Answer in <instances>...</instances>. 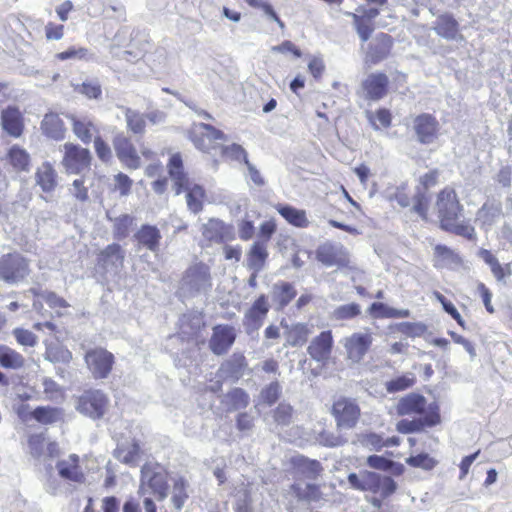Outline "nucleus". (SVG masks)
<instances>
[{"label": "nucleus", "mask_w": 512, "mask_h": 512, "mask_svg": "<svg viewBox=\"0 0 512 512\" xmlns=\"http://www.w3.org/2000/svg\"><path fill=\"white\" fill-rule=\"evenodd\" d=\"M379 14L378 8L364 6H359L356 12H346L353 20L354 29L361 42L363 62L369 68L389 59L394 48V38L390 34L379 32L372 37L376 28L375 19Z\"/></svg>", "instance_id": "1"}, {"label": "nucleus", "mask_w": 512, "mask_h": 512, "mask_svg": "<svg viewBox=\"0 0 512 512\" xmlns=\"http://www.w3.org/2000/svg\"><path fill=\"white\" fill-rule=\"evenodd\" d=\"M434 209L442 231L475 242L477 232L469 219H465L464 205L453 186L446 185L435 196Z\"/></svg>", "instance_id": "2"}, {"label": "nucleus", "mask_w": 512, "mask_h": 512, "mask_svg": "<svg viewBox=\"0 0 512 512\" xmlns=\"http://www.w3.org/2000/svg\"><path fill=\"white\" fill-rule=\"evenodd\" d=\"M350 486L358 491L371 492L374 497L371 503L376 508H381L382 501L395 493L397 489L396 482L390 476L380 475L378 473L363 470L348 475Z\"/></svg>", "instance_id": "3"}, {"label": "nucleus", "mask_w": 512, "mask_h": 512, "mask_svg": "<svg viewBox=\"0 0 512 512\" xmlns=\"http://www.w3.org/2000/svg\"><path fill=\"white\" fill-rule=\"evenodd\" d=\"M406 73L396 71L392 81L384 71L369 73L361 82L360 88L365 100L379 101L385 98L390 91H398L399 87L407 85Z\"/></svg>", "instance_id": "4"}, {"label": "nucleus", "mask_w": 512, "mask_h": 512, "mask_svg": "<svg viewBox=\"0 0 512 512\" xmlns=\"http://www.w3.org/2000/svg\"><path fill=\"white\" fill-rule=\"evenodd\" d=\"M113 147L118 160L130 170H137L141 167V157L147 161L156 159V153L148 147H143L139 154L131 139L122 133L113 138Z\"/></svg>", "instance_id": "5"}, {"label": "nucleus", "mask_w": 512, "mask_h": 512, "mask_svg": "<svg viewBox=\"0 0 512 512\" xmlns=\"http://www.w3.org/2000/svg\"><path fill=\"white\" fill-rule=\"evenodd\" d=\"M168 478L169 473L161 464L147 462L141 468L140 488L147 487L156 500L163 501L168 496Z\"/></svg>", "instance_id": "6"}, {"label": "nucleus", "mask_w": 512, "mask_h": 512, "mask_svg": "<svg viewBox=\"0 0 512 512\" xmlns=\"http://www.w3.org/2000/svg\"><path fill=\"white\" fill-rule=\"evenodd\" d=\"M61 165L67 174H81L91 169L92 154L79 144L66 142L63 145Z\"/></svg>", "instance_id": "7"}, {"label": "nucleus", "mask_w": 512, "mask_h": 512, "mask_svg": "<svg viewBox=\"0 0 512 512\" xmlns=\"http://www.w3.org/2000/svg\"><path fill=\"white\" fill-rule=\"evenodd\" d=\"M110 400L107 394L100 389H87L77 398V410L93 419L99 420L108 411Z\"/></svg>", "instance_id": "8"}, {"label": "nucleus", "mask_w": 512, "mask_h": 512, "mask_svg": "<svg viewBox=\"0 0 512 512\" xmlns=\"http://www.w3.org/2000/svg\"><path fill=\"white\" fill-rule=\"evenodd\" d=\"M29 273V260L19 252L3 254L0 257V280L15 284L23 281Z\"/></svg>", "instance_id": "9"}, {"label": "nucleus", "mask_w": 512, "mask_h": 512, "mask_svg": "<svg viewBox=\"0 0 512 512\" xmlns=\"http://www.w3.org/2000/svg\"><path fill=\"white\" fill-rule=\"evenodd\" d=\"M331 414L339 430L353 429L361 418V409L355 399L341 396L334 400Z\"/></svg>", "instance_id": "10"}, {"label": "nucleus", "mask_w": 512, "mask_h": 512, "mask_svg": "<svg viewBox=\"0 0 512 512\" xmlns=\"http://www.w3.org/2000/svg\"><path fill=\"white\" fill-rule=\"evenodd\" d=\"M85 364L96 380L106 379L113 371L115 356L103 347H93L84 354Z\"/></svg>", "instance_id": "11"}, {"label": "nucleus", "mask_w": 512, "mask_h": 512, "mask_svg": "<svg viewBox=\"0 0 512 512\" xmlns=\"http://www.w3.org/2000/svg\"><path fill=\"white\" fill-rule=\"evenodd\" d=\"M189 137L197 149L206 153L218 148V141L226 140V135L223 131L206 123L195 124L190 131Z\"/></svg>", "instance_id": "12"}, {"label": "nucleus", "mask_w": 512, "mask_h": 512, "mask_svg": "<svg viewBox=\"0 0 512 512\" xmlns=\"http://www.w3.org/2000/svg\"><path fill=\"white\" fill-rule=\"evenodd\" d=\"M441 423L439 405L435 402L430 403L426 414L419 419H402L397 422L396 429L399 433L409 434L421 432L425 428H431Z\"/></svg>", "instance_id": "13"}, {"label": "nucleus", "mask_w": 512, "mask_h": 512, "mask_svg": "<svg viewBox=\"0 0 512 512\" xmlns=\"http://www.w3.org/2000/svg\"><path fill=\"white\" fill-rule=\"evenodd\" d=\"M440 124L430 113H421L413 119V131L417 141L422 145L434 143L440 135Z\"/></svg>", "instance_id": "14"}, {"label": "nucleus", "mask_w": 512, "mask_h": 512, "mask_svg": "<svg viewBox=\"0 0 512 512\" xmlns=\"http://www.w3.org/2000/svg\"><path fill=\"white\" fill-rule=\"evenodd\" d=\"M270 310V304L268 296L266 294H260L246 310L243 317V325L247 333H253L258 331Z\"/></svg>", "instance_id": "15"}, {"label": "nucleus", "mask_w": 512, "mask_h": 512, "mask_svg": "<svg viewBox=\"0 0 512 512\" xmlns=\"http://www.w3.org/2000/svg\"><path fill=\"white\" fill-rule=\"evenodd\" d=\"M126 252L116 242L108 244L100 250L96 257V264L105 272L114 271L119 273L124 268Z\"/></svg>", "instance_id": "16"}, {"label": "nucleus", "mask_w": 512, "mask_h": 512, "mask_svg": "<svg viewBox=\"0 0 512 512\" xmlns=\"http://www.w3.org/2000/svg\"><path fill=\"white\" fill-rule=\"evenodd\" d=\"M373 344V335L370 332H356L345 338L344 348L347 359L353 363L363 361Z\"/></svg>", "instance_id": "17"}, {"label": "nucleus", "mask_w": 512, "mask_h": 512, "mask_svg": "<svg viewBox=\"0 0 512 512\" xmlns=\"http://www.w3.org/2000/svg\"><path fill=\"white\" fill-rule=\"evenodd\" d=\"M316 259L326 267H349L350 259L347 250L343 246L327 242L316 250Z\"/></svg>", "instance_id": "18"}, {"label": "nucleus", "mask_w": 512, "mask_h": 512, "mask_svg": "<svg viewBox=\"0 0 512 512\" xmlns=\"http://www.w3.org/2000/svg\"><path fill=\"white\" fill-rule=\"evenodd\" d=\"M235 340L236 331L233 326L228 324H218L212 329L209 348L215 355H224L231 349Z\"/></svg>", "instance_id": "19"}, {"label": "nucleus", "mask_w": 512, "mask_h": 512, "mask_svg": "<svg viewBox=\"0 0 512 512\" xmlns=\"http://www.w3.org/2000/svg\"><path fill=\"white\" fill-rule=\"evenodd\" d=\"M0 126L2 130L13 138H19L25 130V120L21 110L9 105L1 111Z\"/></svg>", "instance_id": "20"}, {"label": "nucleus", "mask_w": 512, "mask_h": 512, "mask_svg": "<svg viewBox=\"0 0 512 512\" xmlns=\"http://www.w3.org/2000/svg\"><path fill=\"white\" fill-rule=\"evenodd\" d=\"M67 119L70 121L72 132L83 144H90L95 136H98V126L90 116L68 114Z\"/></svg>", "instance_id": "21"}, {"label": "nucleus", "mask_w": 512, "mask_h": 512, "mask_svg": "<svg viewBox=\"0 0 512 512\" xmlns=\"http://www.w3.org/2000/svg\"><path fill=\"white\" fill-rule=\"evenodd\" d=\"M202 236L209 243H225L235 238L232 225L216 218H210L203 225Z\"/></svg>", "instance_id": "22"}, {"label": "nucleus", "mask_w": 512, "mask_h": 512, "mask_svg": "<svg viewBox=\"0 0 512 512\" xmlns=\"http://www.w3.org/2000/svg\"><path fill=\"white\" fill-rule=\"evenodd\" d=\"M333 344L331 330L322 331L312 339L307 347V352L313 360L326 363L331 357Z\"/></svg>", "instance_id": "23"}, {"label": "nucleus", "mask_w": 512, "mask_h": 512, "mask_svg": "<svg viewBox=\"0 0 512 512\" xmlns=\"http://www.w3.org/2000/svg\"><path fill=\"white\" fill-rule=\"evenodd\" d=\"M58 475L61 479L82 484L86 480L85 473L80 464V457L77 454H70L67 458L56 463Z\"/></svg>", "instance_id": "24"}, {"label": "nucleus", "mask_w": 512, "mask_h": 512, "mask_svg": "<svg viewBox=\"0 0 512 512\" xmlns=\"http://www.w3.org/2000/svg\"><path fill=\"white\" fill-rule=\"evenodd\" d=\"M25 365L26 359L20 352L10 346L0 344V366L3 369L18 371L23 369ZM8 384L7 376L0 371V385L7 386Z\"/></svg>", "instance_id": "25"}, {"label": "nucleus", "mask_w": 512, "mask_h": 512, "mask_svg": "<svg viewBox=\"0 0 512 512\" xmlns=\"http://www.w3.org/2000/svg\"><path fill=\"white\" fill-rule=\"evenodd\" d=\"M40 130L46 138L54 141L64 140L67 133V128L63 119L58 113L53 111H50L43 116V119L40 122Z\"/></svg>", "instance_id": "26"}, {"label": "nucleus", "mask_w": 512, "mask_h": 512, "mask_svg": "<svg viewBox=\"0 0 512 512\" xmlns=\"http://www.w3.org/2000/svg\"><path fill=\"white\" fill-rule=\"evenodd\" d=\"M429 404L426 398L418 393H410L402 398L396 404V412L399 416L405 415H425Z\"/></svg>", "instance_id": "27"}, {"label": "nucleus", "mask_w": 512, "mask_h": 512, "mask_svg": "<svg viewBox=\"0 0 512 512\" xmlns=\"http://www.w3.org/2000/svg\"><path fill=\"white\" fill-rule=\"evenodd\" d=\"M167 169L169 176L173 180L174 190L177 195L181 194L190 180L188 174L184 170L183 159L180 153H174L169 158Z\"/></svg>", "instance_id": "28"}, {"label": "nucleus", "mask_w": 512, "mask_h": 512, "mask_svg": "<svg viewBox=\"0 0 512 512\" xmlns=\"http://www.w3.org/2000/svg\"><path fill=\"white\" fill-rule=\"evenodd\" d=\"M433 30L438 36L447 40L461 37L459 23L451 13L440 14L433 23Z\"/></svg>", "instance_id": "29"}, {"label": "nucleus", "mask_w": 512, "mask_h": 512, "mask_svg": "<svg viewBox=\"0 0 512 512\" xmlns=\"http://www.w3.org/2000/svg\"><path fill=\"white\" fill-rule=\"evenodd\" d=\"M434 267L455 268L463 265V259L459 253L444 244H437L433 248Z\"/></svg>", "instance_id": "30"}, {"label": "nucleus", "mask_w": 512, "mask_h": 512, "mask_svg": "<svg viewBox=\"0 0 512 512\" xmlns=\"http://www.w3.org/2000/svg\"><path fill=\"white\" fill-rule=\"evenodd\" d=\"M35 182L45 193H52L58 185V174L50 162H43L35 172Z\"/></svg>", "instance_id": "31"}, {"label": "nucleus", "mask_w": 512, "mask_h": 512, "mask_svg": "<svg viewBox=\"0 0 512 512\" xmlns=\"http://www.w3.org/2000/svg\"><path fill=\"white\" fill-rule=\"evenodd\" d=\"M276 211L284 218V220L291 226L296 228H307L310 221L307 213L303 209H298L288 204L278 203L274 206Z\"/></svg>", "instance_id": "32"}, {"label": "nucleus", "mask_w": 512, "mask_h": 512, "mask_svg": "<svg viewBox=\"0 0 512 512\" xmlns=\"http://www.w3.org/2000/svg\"><path fill=\"white\" fill-rule=\"evenodd\" d=\"M134 238L139 245L152 252H156L159 250L162 236L160 230L156 226L144 224L134 234Z\"/></svg>", "instance_id": "33"}, {"label": "nucleus", "mask_w": 512, "mask_h": 512, "mask_svg": "<svg viewBox=\"0 0 512 512\" xmlns=\"http://www.w3.org/2000/svg\"><path fill=\"white\" fill-rule=\"evenodd\" d=\"M247 267L255 272L264 269L269 257L268 247L265 242H254L247 252Z\"/></svg>", "instance_id": "34"}, {"label": "nucleus", "mask_w": 512, "mask_h": 512, "mask_svg": "<svg viewBox=\"0 0 512 512\" xmlns=\"http://www.w3.org/2000/svg\"><path fill=\"white\" fill-rule=\"evenodd\" d=\"M6 160L16 172H27L31 166L29 153L17 144L8 149Z\"/></svg>", "instance_id": "35"}, {"label": "nucleus", "mask_w": 512, "mask_h": 512, "mask_svg": "<svg viewBox=\"0 0 512 512\" xmlns=\"http://www.w3.org/2000/svg\"><path fill=\"white\" fill-rule=\"evenodd\" d=\"M183 278L190 286L210 284V268L203 262L195 263L186 269Z\"/></svg>", "instance_id": "36"}, {"label": "nucleus", "mask_w": 512, "mask_h": 512, "mask_svg": "<svg viewBox=\"0 0 512 512\" xmlns=\"http://www.w3.org/2000/svg\"><path fill=\"white\" fill-rule=\"evenodd\" d=\"M184 191H186V203L189 211L194 214L200 213L206 199L204 187L199 184L190 185L189 183Z\"/></svg>", "instance_id": "37"}, {"label": "nucleus", "mask_w": 512, "mask_h": 512, "mask_svg": "<svg viewBox=\"0 0 512 512\" xmlns=\"http://www.w3.org/2000/svg\"><path fill=\"white\" fill-rule=\"evenodd\" d=\"M479 257L489 265L493 276L497 281H502L505 277L512 274L510 264L501 265L495 255L488 249H480Z\"/></svg>", "instance_id": "38"}, {"label": "nucleus", "mask_w": 512, "mask_h": 512, "mask_svg": "<svg viewBox=\"0 0 512 512\" xmlns=\"http://www.w3.org/2000/svg\"><path fill=\"white\" fill-rule=\"evenodd\" d=\"M63 409L51 406H38L31 412V417L38 423L50 425L62 421Z\"/></svg>", "instance_id": "39"}, {"label": "nucleus", "mask_w": 512, "mask_h": 512, "mask_svg": "<svg viewBox=\"0 0 512 512\" xmlns=\"http://www.w3.org/2000/svg\"><path fill=\"white\" fill-rule=\"evenodd\" d=\"M291 492L299 501L318 502L323 499L321 486L315 483H308L304 488L294 483L290 486Z\"/></svg>", "instance_id": "40"}, {"label": "nucleus", "mask_w": 512, "mask_h": 512, "mask_svg": "<svg viewBox=\"0 0 512 512\" xmlns=\"http://www.w3.org/2000/svg\"><path fill=\"white\" fill-rule=\"evenodd\" d=\"M133 186V179L126 173L119 171L113 175L108 191L110 194L118 195L119 197H127L132 193Z\"/></svg>", "instance_id": "41"}, {"label": "nucleus", "mask_w": 512, "mask_h": 512, "mask_svg": "<svg viewBox=\"0 0 512 512\" xmlns=\"http://www.w3.org/2000/svg\"><path fill=\"white\" fill-rule=\"evenodd\" d=\"M297 291L290 282L279 281L273 286V299L283 309L296 297Z\"/></svg>", "instance_id": "42"}, {"label": "nucleus", "mask_w": 512, "mask_h": 512, "mask_svg": "<svg viewBox=\"0 0 512 512\" xmlns=\"http://www.w3.org/2000/svg\"><path fill=\"white\" fill-rule=\"evenodd\" d=\"M369 314L376 319L384 318H407L410 315L409 310L402 309L398 310L387 306L382 302H374L368 309Z\"/></svg>", "instance_id": "43"}, {"label": "nucleus", "mask_w": 512, "mask_h": 512, "mask_svg": "<svg viewBox=\"0 0 512 512\" xmlns=\"http://www.w3.org/2000/svg\"><path fill=\"white\" fill-rule=\"evenodd\" d=\"M142 450L139 442L134 440L130 445L118 447L115 457L122 463L136 466L141 458Z\"/></svg>", "instance_id": "44"}, {"label": "nucleus", "mask_w": 512, "mask_h": 512, "mask_svg": "<svg viewBox=\"0 0 512 512\" xmlns=\"http://www.w3.org/2000/svg\"><path fill=\"white\" fill-rule=\"evenodd\" d=\"M311 334V330L306 323L293 324L286 333V342L288 346H303Z\"/></svg>", "instance_id": "45"}, {"label": "nucleus", "mask_w": 512, "mask_h": 512, "mask_svg": "<svg viewBox=\"0 0 512 512\" xmlns=\"http://www.w3.org/2000/svg\"><path fill=\"white\" fill-rule=\"evenodd\" d=\"M110 220L113 222V237L116 240L127 238L135 222V218L130 214H121Z\"/></svg>", "instance_id": "46"}, {"label": "nucleus", "mask_w": 512, "mask_h": 512, "mask_svg": "<svg viewBox=\"0 0 512 512\" xmlns=\"http://www.w3.org/2000/svg\"><path fill=\"white\" fill-rule=\"evenodd\" d=\"M124 115L128 131L135 135L144 134L146 130V117L144 114L131 108H126Z\"/></svg>", "instance_id": "47"}, {"label": "nucleus", "mask_w": 512, "mask_h": 512, "mask_svg": "<svg viewBox=\"0 0 512 512\" xmlns=\"http://www.w3.org/2000/svg\"><path fill=\"white\" fill-rule=\"evenodd\" d=\"M187 488L188 482L184 477H178L173 481L171 501L177 510L182 509L185 502L189 498Z\"/></svg>", "instance_id": "48"}, {"label": "nucleus", "mask_w": 512, "mask_h": 512, "mask_svg": "<svg viewBox=\"0 0 512 512\" xmlns=\"http://www.w3.org/2000/svg\"><path fill=\"white\" fill-rule=\"evenodd\" d=\"M228 410H240L249 405L250 398L248 393L242 388H233L226 394Z\"/></svg>", "instance_id": "49"}, {"label": "nucleus", "mask_w": 512, "mask_h": 512, "mask_svg": "<svg viewBox=\"0 0 512 512\" xmlns=\"http://www.w3.org/2000/svg\"><path fill=\"white\" fill-rule=\"evenodd\" d=\"M416 383V378L413 374H404L397 376L385 383V388L388 393H396L411 388Z\"/></svg>", "instance_id": "50"}, {"label": "nucleus", "mask_w": 512, "mask_h": 512, "mask_svg": "<svg viewBox=\"0 0 512 512\" xmlns=\"http://www.w3.org/2000/svg\"><path fill=\"white\" fill-rule=\"evenodd\" d=\"M247 366V361L242 353H233L229 359L223 363L225 372L231 376H239Z\"/></svg>", "instance_id": "51"}, {"label": "nucleus", "mask_w": 512, "mask_h": 512, "mask_svg": "<svg viewBox=\"0 0 512 512\" xmlns=\"http://www.w3.org/2000/svg\"><path fill=\"white\" fill-rule=\"evenodd\" d=\"M501 213L500 205L494 203L485 202L477 211V219L481 221L483 226L492 225Z\"/></svg>", "instance_id": "52"}, {"label": "nucleus", "mask_w": 512, "mask_h": 512, "mask_svg": "<svg viewBox=\"0 0 512 512\" xmlns=\"http://www.w3.org/2000/svg\"><path fill=\"white\" fill-rule=\"evenodd\" d=\"M406 464L413 468H421L426 471L434 469L438 461L427 453H419L406 459Z\"/></svg>", "instance_id": "53"}, {"label": "nucleus", "mask_w": 512, "mask_h": 512, "mask_svg": "<svg viewBox=\"0 0 512 512\" xmlns=\"http://www.w3.org/2000/svg\"><path fill=\"white\" fill-rule=\"evenodd\" d=\"M293 414V407L283 402L273 410L272 417L277 425L288 426L292 422Z\"/></svg>", "instance_id": "54"}, {"label": "nucleus", "mask_w": 512, "mask_h": 512, "mask_svg": "<svg viewBox=\"0 0 512 512\" xmlns=\"http://www.w3.org/2000/svg\"><path fill=\"white\" fill-rule=\"evenodd\" d=\"M361 314V307L357 303H349L334 309L332 316L335 320L344 321L353 319Z\"/></svg>", "instance_id": "55"}, {"label": "nucleus", "mask_w": 512, "mask_h": 512, "mask_svg": "<svg viewBox=\"0 0 512 512\" xmlns=\"http://www.w3.org/2000/svg\"><path fill=\"white\" fill-rule=\"evenodd\" d=\"M92 142L98 159L103 163H110L113 159V153L108 142L100 135L95 136Z\"/></svg>", "instance_id": "56"}, {"label": "nucleus", "mask_w": 512, "mask_h": 512, "mask_svg": "<svg viewBox=\"0 0 512 512\" xmlns=\"http://www.w3.org/2000/svg\"><path fill=\"white\" fill-rule=\"evenodd\" d=\"M440 171L437 168L430 169L418 179V190L425 193L439 184Z\"/></svg>", "instance_id": "57"}, {"label": "nucleus", "mask_w": 512, "mask_h": 512, "mask_svg": "<svg viewBox=\"0 0 512 512\" xmlns=\"http://www.w3.org/2000/svg\"><path fill=\"white\" fill-rule=\"evenodd\" d=\"M433 296L437 301H439L446 313H448L456 322L457 324L465 328V321L458 312V310L455 308V306L452 304L451 301H449L443 294H441L439 291H434Z\"/></svg>", "instance_id": "58"}, {"label": "nucleus", "mask_w": 512, "mask_h": 512, "mask_svg": "<svg viewBox=\"0 0 512 512\" xmlns=\"http://www.w3.org/2000/svg\"><path fill=\"white\" fill-rule=\"evenodd\" d=\"M55 58L59 61L70 59L87 60L89 58V50L85 47L70 46L65 51L57 53Z\"/></svg>", "instance_id": "59"}, {"label": "nucleus", "mask_w": 512, "mask_h": 512, "mask_svg": "<svg viewBox=\"0 0 512 512\" xmlns=\"http://www.w3.org/2000/svg\"><path fill=\"white\" fill-rule=\"evenodd\" d=\"M430 201L428 196L423 192H418L413 199V211L417 213L422 220H429Z\"/></svg>", "instance_id": "60"}, {"label": "nucleus", "mask_w": 512, "mask_h": 512, "mask_svg": "<svg viewBox=\"0 0 512 512\" xmlns=\"http://www.w3.org/2000/svg\"><path fill=\"white\" fill-rule=\"evenodd\" d=\"M76 91L88 99H99L102 95L101 84L98 81H84L76 87Z\"/></svg>", "instance_id": "61"}, {"label": "nucleus", "mask_w": 512, "mask_h": 512, "mask_svg": "<svg viewBox=\"0 0 512 512\" xmlns=\"http://www.w3.org/2000/svg\"><path fill=\"white\" fill-rule=\"evenodd\" d=\"M281 395V387L277 381L271 382L261 391V400L263 403L271 406L275 404Z\"/></svg>", "instance_id": "62"}, {"label": "nucleus", "mask_w": 512, "mask_h": 512, "mask_svg": "<svg viewBox=\"0 0 512 512\" xmlns=\"http://www.w3.org/2000/svg\"><path fill=\"white\" fill-rule=\"evenodd\" d=\"M221 152L223 156L230 157L236 161H242L244 164H248V155L245 149L236 143H233L228 146H222Z\"/></svg>", "instance_id": "63"}, {"label": "nucleus", "mask_w": 512, "mask_h": 512, "mask_svg": "<svg viewBox=\"0 0 512 512\" xmlns=\"http://www.w3.org/2000/svg\"><path fill=\"white\" fill-rule=\"evenodd\" d=\"M12 334L16 342L24 347H34L37 344V336L30 330L15 328Z\"/></svg>", "instance_id": "64"}]
</instances>
